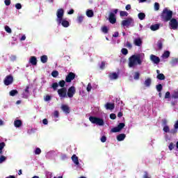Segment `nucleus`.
<instances>
[{
	"mask_svg": "<svg viewBox=\"0 0 178 178\" xmlns=\"http://www.w3.org/2000/svg\"><path fill=\"white\" fill-rule=\"evenodd\" d=\"M65 84H66V81H65V80L60 81L58 83L54 82L51 84V88H53L54 91H56L59 86L61 87V88H65Z\"/></svg>",
	"mask_w": 178,
	"mask_h": 178,
	"instance_id": "obj_4",
	"label": "nucleus"
},
{
	"mask_svg": "<svg viewBox=\"0 0 178 178\" xmlns=\"http://www.w3.org/2000/svg\"><path fill=\"white\" fill-rule=\"evenodd\" d=\"M126 138V134H121L117 136V140L118 141H123Z\"/></svg>",
	"mask_w": 178,
	"mask_h": 178,
	"instance_id": "obj_22",
	"label": "nucleus"
},
{
	"mask_svg": "<svg viewBox=\"0 0 178 178\" xmlns=\"http://www.w3.org/2000/svg\"><path fill=\"white\" fill-rule=\"evenodd\" d=\"M108 77L111 80H116L117 79H119V75L116 72H111L108 74Z\"/></svg>",
	"mask_w": 178,
	"mask_h": 178,
	"instance_id": "obj_14",
	"label": "nucleus"
},
{
	"mask_svg": "<svg viewBox=\"0 0 178 178\" xmlns=\"http://www.w3.org/2000/svg\"><path fill=\"white\" fill-rule=\"evenodd\" d=\"M54 115L55 118H59V111H55Z\"/></svg>",
	"mask_w": 178,
	"mask_h": 178,
	"instance_id": "obj_60",
	"label": "nucleus"
},
{
	"mask_svg": "<svg viewBox=\"0 0 178 178\" xmlns=\"http://www.w3.org/2000/svg\"><path fill=\"white\" fill-rule=\"evenodd\" d=\"M168 148H169L170 151H172L173 149V148H175V145L173 144V143H170Z\"/></svg>",
	"mask_w": 178,
	"mask_h": 178,
	"instance_id": "obj_50",
	"label": "nucleus"
},
{
	"mask_svg": "<svg viewBox=\"0 0 178 178\" xmlns=\"http://www.w3.org/2000/svg\"><path fill=\"white\" fill-rule=\"evenodd\" d=\"M71 159L76 165H80V163L79 162V157L76 154H73Z\"/></svg>",
	"mask_w": 178,
	"mask_h": 178,
	"instance_id": "obj_19",
	"label": "nucleus"
},
{
	"mask_svg": "<svg viewBox=\"0 0 178 178\" xmlns=\"http://www.w3.org/2000/svg\"><path fill=\"white\" fill-rule=\"evenodd\" d=\"M99 69L101 70H104L105 69V61H102L101 65H99Z\"/></svg>",
	"mask_w": 178,
	"mask_h": 178,
	"instance_id": "obj_46",
	"label": "nucleus"
},
{
	"mask_svg": "<svg viewBox=\"0 0 178 178\" xmlns=\"http://www.w3.org/2000/svg\"><path fill=\"white\" fill-rule=\"evenodd\" d=\"M156 88L158 92H161L162 90H163V86H162V84L160 83L156 86Z\"/></svg>",
	"mask_w": 178,
	"mask_h": 178,
	"instance_id": "obj_30",
	"label": "nucleus"
},
{
	"mask_svg": "<svg viewBox=\"0 0 178 178\" xmlns=\"http://www.w3.org/2000/svg\"><path fill=\"white\" fill-rule=\"evenodd\" d=\"M170 56V51H165L164 53L162 54V58L164 59H168Z\"/></svg>",
	"mask_w": 178,
	"mask_h": 178,
	"instance_id": "obj_24",
	"label": "nucleus"
},
{
	"mask_svg": "<svg viewBox=\"0 0 178 178\" xmlns=\"http://www.w3.org/2000/svg\"><path fill=\"white\" fill-rule=\"evenodd\" d=\"M124 126H126V124H124V123H123V122H121V123H120V124L118 125L117 127L119 129V130H120H120H122V129L124 128Z\"/></svg>",
	"mask_w": 178,
	"mask_h": 178,
	"instance_id": "obj_41",
	"label": "nucleus"
},
{
	"mask_svg": "<svg viewBox=\"0 0 178 178\" xmlns=\"http://www.w3.org/2000/svg\"><path fill=\"white\" fill-rule=\"evenodd\" d=\"M134 23V20L131 17H128L126 19L122 21V26L123 27H129V26H131Z\"/></svg>",
	"mask_w": 178,
	"mask_h": 178,
	"instance_id": "obj_8",
	"label": "nucleus"
},
{
	"mask_svg": "<svg viewBox=\"0 0 178 178\" xmlns=\"http://www.w3.org/2000/svg\"><path fill=\"white\" fill-rule=\"evenodd\" d=\"M134 79V80H139L140 79V72H135Z\"/></svg>",
	"mask_w": 178,
	"mask_h": 178,
	"instance_id": "obj_38",
	"label": "nucleus"
},
{
	"mask_svg": "<svg viewBox=\"0 0 178 178\" xmlns=\"http://www.w3.org/2000/svg\"><path fill=\"white\" fill-rule=\"evenodd\" d=\"M86 16H88V17H92L94 16V11H92V10H88L86 11Z\"/></svg>",
	"mask_w": 178,
	"mask_h": 178,
	"instance_id": "obj_27",
	"label": "nucleus"
},
{
	"mask_svg": "<svg viewBox=\"0 0 178 178\" xmlns=\"http://www.w3.org/2000/svg\"><path fill=\"white\" fill-rule=\"evenodd\" d=\"M60 98H67V89L66 88H61L57 90Z\"/></svg>",
	"mask_w": 178,
	"mask_h": 178,
	"instance_id": "obj_6",
	"label": "nucleus"
},
{
	"mask_svg": "<svg viewBox=\"0 0 178 178\" xmlns=\"http://www.w3.org/2000/svg\"><path fill=\"white\" fill-rule=\"evenodd\" d=\"M156 79H158V80H165V74H159L156 76Z\"/></svg>",
	"mask_w": 178,
	"mask_h": 178,
	"instance_id": "obj_34",
	"label": "nucleus"
},
{
	"mask_svg": "<svg viewBox=\"0 0 178 178\" xmlns=\"http://www.w3.org/2000/svg\"><path fill=\"white\" fill-rule=\"evenodd\" d=\"M29 63L32 64L33 66H37V57L31 56Z\"/></svg>",
	"mask_w": 178,
	"mask_h": 178,
	"instance_id": "obj_18",
	"label": "nucleus"
},
{
	"mask_svg": "<svg viewBox=\"0 0 178 178\" xmlns=\"http://www.w3.org/2000/svg\"><path fill=\"white\" fill-rule=\"evenodd\" d=\"M92 88V86H91L90 84H88L87 88H86V90L88 92H90V91H91V89Z\"/></svg>",
	"mask_w": 178,
	"mask_h": 178,
	"instance_id": "obj_59",
	"label": "nucleus"
},
{
	"mask_svg": "<svg viewBox=\"0 0 178 178\" xmlns=\"http://www.w3.org/2000/svg\"><path fill=\"white\" fill-rule=\"evenodd\" d=\"M169 98H170V92H166L165 95V99H168Z\"/></svg>",
	"mask_w": 178,
	"mask_h": 178,
	"instance_id": "obj_51",
	"label": "nucleus"
},
{
	"mask_svg": "<svg viewBox=\"0 0 178 178\" xmlns=\"http://www.w3.org/2000/svg\"><path fill=\"white\" fill-rule=\"evenodd\" d=\"M143 60L140 54H134L129 58L128 66L129 67H136L138 65H141Z\"/></svg>",
	"mask_w": 178,
	"mask_h": 178,
	"instance_id": "obj_1",
	"label": "nucleus"
},
{
	"mask_svg": "<svg viewBox=\"0 0 178 178\" xmlns=\"http://www.w3.org/2000/svg\"><path fill=\"white\" fill-rule=\"evenodd\" d=\"M17 94H19V92L17 91V90H12L10 92V97H15V95H17Z\"/></svg>",
	"mask_w": 178,
	"mask_h": 178,
	"instance_id": "obj_32",
	"label": "nucleus"
},
{
	"mask_svg": "<svg viewBox=\"0 0 178 178\" xmlns=\"http://www.w3.org/2000/svg\"><path fill=\"white\" fill-rule=\"evenodd\" d=\"M3 83L5 86H10L13 83V76L10 74L6 76L3 80Z\"/></svg>",
	"mask_w": 178,
	"mask_h": 178,
	"instance_id": "obj_10",
	"label": "nucleus"
},
{
	"mask_svg": "<svg viewBox=\"0 0 178 178\" xmlns=\"http://www.w3.org/2000/svg\"><path fill=\"white\" fill-rule=\"evenodd\" d=\"M35 155H40V154H41V149L37 147L35 150Z\"/></svg>",
	"mask_w": 178,
	"mask_h": 178,
	"instance_id": "obj_48",
	"label": "nucleus"
},
{
	"mask_svg": "<svg viewBox=\"0 0 178 178\" xmlns=\"http://www.w3.org/2000/svg\"><path fill=\"white\" fill-rule=\"evenodd\" d=\"M159 9V3H154V10H158Z\"/></svg>",
	"mask_w": 178,
	"mask_h": 178,
	"instance_id": "obj_54",
	"label": "nucleus"
},
{
	"mask_svg": "<svg viewBox=\"0 0 178 178\" xmlns=\"http://www.w3.org/2000/svg\"><path fill=\"white\" fill-rule=\"evenodd\" d=\"M15 8H16V9H18V10L21 9L22 8V4L20 3H16L15 4Z\"/></svg>",
	"mask_w": 178,
	"mask_h": 178,
	"instance_id": "obj_55",
	"label": "nucleus"
},
{
	"mask_svg": "<svg viewBox=\"0 0 178 178\" xmlns=\"http://www.w3.org/2000/svg\"><path fill=\"white\" fill-rule=\"evenodd\" d=\"M150 60H152V62H153V63L158 65L159 63V62H161V58H159V57H158L154 54H152L150 56Z\"/></svg>",
	"mask_w": 178,
	"mask_h": 178,
	"instance_id": "obj_12",
	"label": "nucleus"
},
{
	"mask_svg": "<svg viewBox=\"0 0 178 178\" xmlns=\"http://www.w3.org/2000/svg\"><path fill=\"white\" fill-rule=\"evenodd\" d=\"M138 17L140 20H144V19H145V13H139L138 15Z\"/></svg>",
	"mask_w": 178,
	"mask_h": 178,
	"instance_id": "obj_29",
	"label": "nucleus"
},
{
	"mask_svg": "<svg viewBox=\"0 0 178 178\" xmlns=\"http://www.w3.org/2000/svg\"><path fill=\"white\" fill-rule=\"evenodd\" d=\"M125 9L126 10H130V9H131V5L130 4L127 5L125 7Z\"/></svg>",
	"mask_w": 178,
	"mask_h": 178,
	"instance_id": "obj_62",
	"label": "nucleus"
},
{
	"mask_svg": "<svg viewBox=\"0 0 178 178\" xmlns=\"http://www.w3.org/2000/svg\"><path fill=\"white\" fill-rule=\"evenodd\" d=\"M61 109L65 113H70V108L66 104H63L61 106Z\"/></svg>",
	"mask_w": 178,
	"mask_h": 178,
	"instance_id": "obj_15",
	"label": "nucleus"
},
{
	"mask_svg": "<svg viewBox=\"0 0 178 178\" xmlns=\"http://www.w3.org/2000/svg\"><path fill=\"white\" fill-rule=\"evenodd\" d=\"M74 94H76V88L74 86L70 87L67 92V97L68 98H73Z\"/></svg>",
	"mask_w": 178,
	"mask_h": 178,
	"instance_id": "obj_9",
	"label": "nucleus"
},
{
	"mask_svg": "<svg viewBox=\"0 0 178 178\" xmlns=\"http://www.w3.org/2000/svg\"><path fill=\"white\" fill-rule=\"evenodd\" d=\"M6 161V156H0V163L5 162Z\"/></svg>",
	"mask_w": 178,
	"mask_h": 178,
	"instance_id": "obj_47",
	"label": "nucleus"
},
{
	"mask_svg": "<svg viewBox=\"0 0 178 178\" xmlns=\"http://www.w3.org/2000/svg\"><path fill=\"white\" fill-rule=\"evenodd\" d=\"M178 63V58H173L171 60V65H177Z\"/></svg>",
	"mask_w": 178,
	"mask_h": 178,
	"instance_id": "obj_45",
	"label": "nucleus"
},
{
	"mask_svg": "<svg viewBox=\"0 0 178 178\" xmlns=\"http://www.w3.org/2000/svg\"><path fill=\"white\" fill-rule=\"evenodd\" d=\"M42 123H43V124H48V120L47 118H44L42 120Z\"/></svg>",
	"mask_w": 178,
	"mask_h": 178,
	"instance_id": "obj_63",
	"label": "nucleus"
},
{
	"mask_svg": "<svg viewBox=\"0 0 178 178\" xmlns=\"http://www.w3.org/2000/svg\"><path fill=\"white\" fill-rule=\"evenodd\" d=\"M110 118L112 119V120H115V119H116V114L115 113H111L110 115Z\"/></svg>",
	"mask_w": 178,
	"mask_h": 178,
	"instance_id": "obj_53",
	"label": "nucleus"
},
{
	"mask_svg": "<svg viewBox=\"0 0 178 178\" xmlns=\"http://www.w3.org/2000/svg\"><path fill=\"white\" fill-rule=\"evenodd\" d=\"M4 3L6 6H9V5H10V0H5Z\"/></svg>",
	"mask_w": 178,
	"mask_h": 178,
	"instance_id": "obj_58",
	"label": "nucleus"
},
{
	"mask_svg": "<svg viewBox=\"0 0 178 178\" xmlns=\"http://www.w3.org/2000/svg\"><path fill=\"white\" fill-rule=\"evenodd\" d=\"M89 120L91 123L93 124H97V126H104V124H105L104 120L97 117L90 116L89 117Z\"/></svg>",
	"mask_w": 178,
	"mask_h": 178,
	"instance_id": "obj_3",
	"label": "nucleus"
},
{
	"mask_svg": "<svg viewBox=\"0 0 178 178\" xmlns=\"http://www.w3.org/2000/svg\"><path fill=\"white\" fill-rule=\"evenodd\" d=\"M143 178H151V176H149V175H148V172L145 171V175H143Z\"/></svg>",
	"mask_w": 178,
	"mask_h": 178,
	"instance_id": "obj_57",
	"label": "nucleus"
},
{
	"mask_svg": "<svg viewBox=\"0 0 178 178\" xmlns=\"http://www.w3.org/2000/svg\"><path fill=\"white\" fill-rule=\"evenodd\" d=\"M52 77H58L59 76V72L54 70L51 72Z\"/></svg>",
	"mask_w": 178,
	"mask_h": 178,
	"instance_id": "obj_39",
	"label": "nucleus"
},
{
	"mask_svg": "<svg viewBox=\"0 0 178 178\" xmlns=\"http://www.w3.org/2000/svg\"><path fill=\"white\" fill-rule=\"evenodd\" d=\"M163 130V131H164L165 133H170V128H169V126H168V125L164 126Z\"/></svg>",
	"mask_w": 178,
	"mask_h": 178,
	"instance_id": "obj_43",
	"label": "nucleus"
},
{
	"mask_svg": "<svg viewBox=\"0 0 178 178\" xmlns=\"http://www.w3.org/2000/svg\"><path fill=\"white\" fill-rule=\"evenodd\" d=\"M4 29H5V31H6V33H8V34L12 33V29L8 26H6L4 27Z\"/></svg>",
	"mask_w": 178,
	"mask_h": 178,
	"instance_id": "obj_42",
	"label": "nucleus"
},
{
	"mask_svg": "<svg viewBox=\"0 0 178 178\" xmlns=\"http://www.w3.org/2000/svg\"><path fill=\"white\" fill-rule=\"evenodd\" d=\"M109 22L111 24H115V23H116V17H115V14L113 13H111L109 15Z\"/></svg>",
	"mask_w": 178,
	"mask_h": 178,
	"instance_id": "obj_13",
	"label": "nucleus"
},
{
	"mask_svg": "<svg viewBox=\"0 0 178 178\" xmlns=\"http://www.w3.org/2000/svg\"><path fill=\"white\" fill-rule=\"evenodd\" d=\"M159 27H161V24H152L150 26V30H152V31H156V30H159Z\"/></svg>",
	"mask_w": 178,
	"mask_h": 178,
	"instance_id": "obj_20",
	"label": "nucleus"
},
{
	"mask_svg": "<svg viewBox=\"0 0 178 178\" xmlns=\"http://www.w3.org/2000/svg\"><path fill=\"white\" fill-rule=\"evenodd\" d=\"M119 131H120V129L118 127H115L111 130V133H119Z\"/></svg>",
	"mask_w": 178,
	"mask_h": 178,
	"instance_id": "obj_36",
	"label": "nucleus"
},
{
	"mask_svg": "<svg viewBox=\"0 0 178 178\" xmlns=\"http://www.w3.org/2000/svg\"><path fill=\"white\" fill-rule=\"evenodd\" d=\"M102 33H104V34H108L109 29H108V27L106 26H104L102 27Z\"/></svg>",
	"mask_w": 178,
	"mask_h": 178,
	"instance_id": "obj_33",
	"label": "nucleus"
},
{
	"mask_svg": "<svg viewBox=\"0 0 178 178\" xmlns=\"http://www.w3.org/2000/svg\"><path fill=\"white\" fill-rule=\"evenodd\" d=\"M100 140L102 143H106V136H102Z\"/></svg>",
	"mask_w": 178,
	"mask_h": 178,
	"instance_id": "obj_56",
	"label": "nucleus"
},
{
	"mask_svg": "<svg viewBox=\"0 0 178 178\" xmlns=\"http://www.w3.org/2000/svg\"><path fill=\"white\" fill-rule=\"evenodd\" d=\"M121 52H122V55H127V54H129V50H127V49H126V48H122L121 49Z\"/></svg>",
	"mask_w": 178,
	"mask_h": 178,
	"instance_id": "obj_44",
	"label": "nucleus"
},
{
	"mask_svg": "<svg viewBox=\"0 0 178 178\" xmlns=\"http://www.w3.org/2000/svg\"><path fill=\"white\" fill-rule=\"evenodd\" d=\"M22 124L23 122H22V120H16L14 121L15 127H21Z\"/></svg>",
	"mask_w": 178,
	"mask_h": 178,
	"instance_id": "obj_21",
	"label": "nucleus"
},
{
	"mask_svg": "<svg viewBox=\"0 0 178 178\" xmlns=\"http://www.w3.org/2000/svg\"><path fill=\"white\" fill-rule=\"evenodd\" d=\"M174 127H175V129H178V120L174 124Z\"/></svg>",
	"mask_w": 178,
	"mask_h": 178,
	"instance_id": "obj_64",
	"label": "nucleus"
},
{
	"mask_svg": "<svg viewBox=\"0 0 178 178\" xmlns=\"http://www.w3.org/2000/svg\"><path fill=\"white\" fill-rule=\"evenodd\" d=\"M169 133H170L171 134H176L177 133V129L175 128L173 129H171Z\"/></svg>",
	"mask_w": 178,
	"mask_h": 178,
	"instance_id": "obj_52",
	"label": "nucleus"
},
{
	"mask_svg": "<svg viewBox=\"0 0 178 178\" xmlns=\"http://www.w3.org/2000/svg\"><path fill=\"white\" fill-rule=\"evenodd\" d=\"M6 145V144L5 143V142H2V143H0V155H2L3 154V148H5V146Z\"/></svg>",
	"mask_w": 178,
	"mask_h": 178,
	"instance_id": "obj_25",
	"label": "nucleus"
},
{
	"mask_svg": "<svg viewBox=\"0 0 178 178\" xmlns=\"http://www.w3.org/2000/svg\"><path fill=\"white\" fill-rule=\"evenodd\" d=\"M120 16L121 17H124L129 16V13L126 11H120Z\"/></svg>",
	"mask_w": 178,
	"mask_h": 178,
	"instance_id": "obj_31",
	"label": "nucleus"
},
{
	"mask_svg": "<svg viewBox=\"0 0 178 178\" xmlns=\"http://www.w3.org/2000/svg\"><path fill=\"white\" fill-rule=\"evenodd\" d=\"M60 23H61L63 27H69L68 21L63 19Z\"/></svg>",
	"mask_w": 178,
	"mask_h": 178,
	"instance_id": "obj_28",
	"label": "nucleus"
},
{
	"mask_svg": "<svg viewBox=\"0 0 178 178\" xmlns=\"http://www.w3.org/2000/svg\"><path fill=\"white\" fill-rule=\"evenodd\" d=\"M170 29L171 30H177L178 29V22L175 18H171L169 22Z\"/></svg>",
	"mask_w": 178,
	"mask_h": 178,
	"instance_id": "obj_7",
	"label": "nucleus"
},
{
	"mask_svg": "<svg viewBox=\"0 0 178 178\" xmlns=\"http://www.w3.org/2000/svg\"><path fill=\"white\" fill-rule=\"evenodd\" d=\"M172 98L174 99H178V90H175L173 91V93L172 94Z\"/></svg>",
	"mask_w": 178,
	"mask_h": 178,
	"instance_id": "obj_26",
	"label": "nucleus"
},
{
	"mask_svg": "<svg viewBox=\"0 0 178 178\" xmlns=\"http://www.w3.org/2000/svg\"><path fill=\"white\" fill-rule=\"evenodd\" d=\"M63 15H65V10L63 8H59L57 10L56 16H57V22L60 24L62 23V19H63Z\"/></svg>",
	"mask_w": 178,
	"mask_h": 178,
	"instance_id": "obj_5",
	"label": "nucleus"
},
{
	"mask_svg": "<svg viewBox=\"0 0 178 178\" xmlns=\"http://www.w3.org/2000/svg\"><path fill=\"white\" fill-rule=\"evenodd\" d=\"M74 79H76V74L70 72L65 77V81L66 83H72V81L74 80Z\"/></svg>",
	"mask_w": 178,
	"mask_h": 178,
	"instance_id": "obj_11",
	"label": "nucleus"
},
{
	"mask_svg": "<svg viewBox=\"0 0 178 178\" xmlns=\"http://www.w3.org/2000/svg\"><path fill=\"white\" fill-rule=\"evenodd\" d=\"M145 86H146V87H149V86H151V79L149 78L145 81Z\"/></svg>",
	"mask_w": 178,
	"mask_h": 178,
	"instance_id": "obj_35",
	"label": "nucleus"
},
{
	"mask_svg": "<svg viewBox=\"0 0 178 178\" xmlns=\"http://www.w3.org/2000/svg\"><path fill=\"white\" fill-rule=\"evenodd\" d=\"M106 109L108 111H113L115 109V104L113 103H107L105 104Z\"/></svg>",
	"mask_w": 178,
	"mask_h": 178,
	"instance_id": "obj_16",
	"label": "nucleus"
},
{
	"mask_svg": "<svg viewBox=\"0 0 178 178\" xmlns=\"http://www.w3.org/2000/svg\"><path fill=\"white\" fill-rule=\"evenodd\" d=\"M83 20H84V17H83V15H80L77 17L78 23H83Z\"/></svg>",
	"mask_w": 178,
	"mask_h": 178,
	"instance_id": "obj_40",
	"label": "nucleus"
},
{
	"mask_svg": "<svg viewBox=\"0 0 178 178\" xmlns=\"http://www.w3.org/2000/svg\"><path fill=\"white\" fill-rule=\"evenodd\" d=\"M40 60L42 63H47L48 62V56L47 55H43L40 57Z\"/></svg>",
	"mask_w": 178,
	"mask_h": 178,
	"instance_id": "obj_23",
	"label": "nucleus"
},
{
	"mask_svg": "<svg viewBox=\"0 0 178 178\" xmlns=\"http://www.w3.org/2000/svg\"><path fill=\"white\" fill-rule=\"evenodd\" d=\"M126 47L129 49H131V48H133V45H131V43H130V42H127Z\"/></svg>",
	"mask_w": 178,
	"mask_h": 178,
	"instance_id": "obj_49",
	"label": "nucleus"
},
{
	"mask_svg": "<svg viewBox=\"0 0 178 178\" xmlns=\"http://www.w3.org/2000/svg\"><path fill=\"white\" fill-rule=\"evenodd\" d=\"M166 124H168V120H166V119H164L162 120V125L163 126H167Z\"/></svg>",
	"mask_w": 178,
	"mask_h": 178,
	"instance_id": "obj_61",
	"label": "nucleus"
},
{
	"mask_svg": "<svg viewBox=\"0 0 178 178\" xmlns=\"http://www.w3.org/2000/svg\"><path fill=\"white\" fill-rule=\"evenodd\" d=\"M157 47H158L159 49H162V48L163 47V44L162 43V40H159L157 42Z\"/></svg>",
	"mask_w": 178,
	"mask_h": 178,
	"instance_id": "obj_37",
	"label": "nucleus"
},
{
	"mask_svg": "<svg viewBox=\"0 0 178 178\" xmlns=\"http://www.w3.org/2000/svg\"><path fill=\"white\" fill-rule=\"evenodd\" d=\"M134 44L136 47H141V45H143V40H141L140 38H136L134 41Z\"/></svg>",
	"mask_w": 178,
	"mask_h": 178,
	"instance_id": "obj_17",
	"label": "nucleus"
},
{
	"mask_svg": "<svg viewBox=\"0 0 178 178\" xmlns=\"http://www.w3.org/2000/svg\"><path fill=\"white\" fill-rule=\"evenodd\" d=\"M160 17L163 22H170L173 17V11L168 10V8H165L162 11Z\"/></svg>",
	"mask_w": 178,
	"mask_h": 178,
	"instance_id": "obj_2",
	"label": "nucleus"
}]
</instances>
